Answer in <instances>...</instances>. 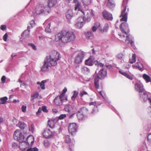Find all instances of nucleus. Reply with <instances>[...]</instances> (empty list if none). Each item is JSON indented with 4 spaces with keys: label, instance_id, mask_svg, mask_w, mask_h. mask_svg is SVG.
<instances>
[{
    "label": "nucleus",
    "instance_id": "nucleus-10",
    "mask_svg": "<svg viewBox=\"0 0 151 151\" xmlns=\"http://www.w3.org/2000/svg\"><path fill=\"white\" fill-rule=\"evenodd\" d=\"M44 64L41 67V70L42 71H45L48 70L49 67L54 66L55 65L50 61L46 58L44 61Z\"/></svg>",
    "mask_w": 151,
    "mask_h": 151
},
{
    "label": "nucleus",
    "instance_id": "nucleus-14",
    "mask_svg": "<svg viewBox=\"0 0 151 151\" xmlns=\"http://www.w3.org/2000/svg\"><path fill=\"white\" fill-rule=\"evenodd\" d=\"M64 96L63 94L60 96H57L54 99V102L55 104L57 106H60L62 104Z\"/></svg>",
    "mask_w": 151,
    "mask_h": 151
},
{
    "label": "nucleus",
    "instance_id": "nucleus-50",
    "mask_svg": "<svg viewBox=\"0 0 151 151\" xmlns=\"http://www.w3.org/2000/svg\"><path fill=\"white\" fill-rule=\"evenodd\" d=\"M80 95L81 97H82L84 95H87V93L85 91H82L80 92Z\"/></svg>",
    "mask_w": 151,
    "mask_h": 151
},
{
    "label": "nucleus",
    "instance_id": "nucleus-63",
    "mask_svg": "<svg viewBox=\"0 0 151 151\" xmlns=\"http://www.w3.org/2000/svg\"><path fill=\"white\" fill-rule=\"evenodd\" d=\"M42 110L40 109V108L36 112V114L37 115H39L40 113L41 112Z\"/></svg>",
    "mask_w": 151,
    "mask_h": 151
},
{
    "label": "nucleus",
    "instance_id": "nucleus-20",
    "mask_svg": "<svg viewBox=\"0 0 151 151\" xmlns=\"http://www.w3.org/2000/svg\"><path fill=\"white\" fill-rule=\"evenodd\" d=\"M103 15L104 18L107 20H111L112 19V14L106 11H103Z\"/></svg>",
    "mask_w": 151,
    "mask_h": 151
},
{
    "label": "nucleus",
    "instance_id": "nucleus-51",
    "mask_svg": "<svg viewBox=\"0 0 151 151\" xmlns=\"http://www.w3.org/2000/svg\"><path fill=\"white\" fill-rule=\"evenodd\" d=\"M70 105H66L65 107V110L67 112H69L70 111Z\"/></svg>",
    "mask_w": 151,
    "mask_h": 151
},
{
    "label": "nucleus",
    "instance_id": "nucleus-7",
    "mask_svg": "<svg viewBox=\"0 0 151 151\" xmlns=\"http://www.w3.org/2000/svg\"><path fill=\"white\" fill-rule=\"evenodd\" d=\"M74 55L75 56L74 62L77 64H80L83 61L85 53L83 51L76 52Z\"/></svg>",
    "mask_w": 151,
    "mask_h": 151
},
{
    "label": "nucleus",
    "instance_id": "nucleus-58",
    "mask_svg": "<svg viewBox=\"0 0 151 151\" xmlns=\"http://www.w3.org/2000/svg\"><path fill=\"white\" fill-rule=\"evenodd\" d=\"M119 72L122 75H124V76H126L127 75V73L124 72L120 70L119 71Z\"/></svg>",
    "mask_w": 151,
    "mask_h": 151
},
{
    "label": "nucleus",
    "instance_id": "nucleus-19",
    "mask_svg": "<svg viewBox=\"0 0 151 151\" xmlns=\"http://www.w3.org/2000/svg\"><path fill=\"white\" fill-rule=\"evenodd\" d=\"M57 122V120L55 119H52L49 120L48 122V124L51 128H53L55 127V124Z\"/></svg>",
    "mask_w": 151,
    "mask_h": 151
},
{
    "label": "nucleus",
    "instance_id": "nucleus-37",
    "mask_svg": "<svg viewBox=\"0 0 151 151\" xmlns=\"http://www.w3.org/2000/svg\"><path fill=\"white\" fill-rule=\"evenodd\" d=\"M17 125L20 129H23L26 126V125L23 122H19Z\"/></svg>",
    "mask_w": 151,
    "mask_h": 151
},
{
    "label": "nucleus",
    "instance_id": "nucleus-13",
    "mask_svg": "<svg viewBox=\"0 0 151 151\" xmlns=\"http://www.w3.org/2000/svg\"><path fill=\"white\" fill-rule=\"evenodd\" d=\"M87 110L86 108H82L78 111L77 114V117L80 120H83L85 116V112L87 111Z\"/></svg>",
    "mask_w": 151,
    "mask_h": 151
},
{
    "label": "nucleus",
    "instance_id": "nucleus-60",
    "mask_svg": "<svg viewBox=\"0 0 151 151\" xmlns=\"http://www.w3.org/2000/svg\"><path fill=\"white\" fill-rule=\"evenodd\" d=\"M147 139L149 141L151 142V133L150 134L148 135Z\"/></svg>",
    "mask_w": 151,
    "mask_h": 151
},
{
    "label": "nucleus",
    "instance_id": "nucleus-15",
    "mask_svg": "<svg viewBox=\"0 0 151 151\" xmlns=\"http://www.w3.org/2000/svg\"><path fill=\"white\" fill-rule=\"evenodd\" d=\"M135 90L139 92V94H141V93L144 91L143 84L141 83H137L135 85Z\"/></svg>",
    "mask_w": 151,
    "mask_h": 151
},
{
    "label": "nucleus",
    "instance_id": "nucleus-34",
    "mask_svg": "<svg viewBox=\"0 0 151 151\" xmlns=\"http://www.w3.org/2000/svg\"><path fill=\"white\" fill-rule=\"evenodd\" d=\"M89 104L90 106L93 105V106H94V109H93L92 111V113L93 114H94L95 112H96L98 111L97 107L96 106V102H90Z\"/></svg>",
    "mask_w": 151,
    "mask_h": 151
},
{
    "label": "nucleus",
    "instance_id": "nucleus-54",
    "mask_svg": "<svg viewBox=\"0 0 151 151\" xmlns=\"http://www.w3.org/2000/svg\"><path fill=\"white\" fill-rule=\"evenodd\" d=\"M8 37L7 33H6L3 37V39L4 41H6Z\"/></svg>",
    "mask_w": 151,
    "mask_h": 151
},
{
    "label": "nucleus",
    "instance_id": "nucleus-16",
    "mask_svg": "<svg viewBox=\"0 0 151 151\" xmlns=\"http://www.w3.org/2000/svg\"><path fill=\"white\" fill-rule=\"evenodd\" d=\"M43 135L45 138H49L51 137L53 135V133L49 129L45 130L43 133Z\"/></svg>",
    "mask_w": 151,
    "mask_h": 151
},
{
    "label": "nucleus",
    "instance_id": "nucleus-9",
    "mask_svg": "<svg viewBox=\"0 0 151 151\" xmlns=\"http://www.w3.org/2000/svg\"><path fill=\"white\" fill-rule=\"evenodd\" d=\"M81 12L85 16V20L87 22H89L94 15L92 10L81 11Z\"/></svg>",
    "mask_w": 151,
    "mask_h": 151
},
{
    "label": "nucleus",
    "instance_id": "nucleus-46",
    "mask_svg": "<svg viewBox=\"0 0 151 151\" xmlns=\"http://www.w3.org/2000/svg\"><path fill=\"white\" fill-rule=\"evenodd\" d=\"M27 151H39L38 149L36 147L34 148H30L27 149Z\"/></svg>",
    "mask_w": 151,
    "mask_h": 151
},
{
    "label": "nucleus",
    "instance_id": "nucleus-41",
    "mask_svg": "<svg viewBox=\"0 0 151 151\" xmlns=\"http://www.w3.org/2000/svg\"><path fill=\"white\" fill-rule=\"evenodd\" d=\"M139 64L142 65L140 63H137L135 65H133L132 66L134 68H137L139 70H141L142 67L139 65Z\"/></svg>",
    "mask_w": 151,
    "mask_h": 151
},
{
    "label": "nucleus",
    "instance_id": "nucleus-49",
    "mask_svg": "<svg viewBox=\"0 0 151 151\" xmlns=\"http://www.w3.org/2000/svg\"><path fill=\"white\" fill-rule=\"evenodd\" d=\"M22 111L24 113H25L27 110V106L25 105H23L21 108Z\"/></svg>",
    "mask_w": 151,
    "mask_h": 151
},
{
    "label": "nucleus",
    "instance_id": "nucleus-42",
    "mask_svg": "<svg viewBox=\"0 0 151 151\" xmlns=\"http://www.w3.org/2000/svg\"><path fill=\"white\" fill-rule=\"evenodd\" d=\"M78 91H73V95L71 97V99L74 100L75 99V98L78 95Z\"/></svg>",
    "mask_w": 151,
    "mask_h": 151
},
{
    "label": "nucleus",
    "instance_id": "nucleus-6",
    "mask_svg": "<svg viewBox=\"0 0 151 151\" xmlns=\"http://www.w3.org/2000/svg\"><path fill=\"white\" fill-rule=\"evenodd\" d=\"M126 1L127 0H123L122 5V10L121 15L120 17H122L120 21H124L126 22L127 18V13L126 12Z\"/></svg>",
    "mask_w": 151,
    "mask_h": 151
},
{
    "label": "nucleus",
    "instance_id": "nucleus-28",
    "mask_svg": "<svg viewBox=\"0 0 151 151\" xmlns=\"http://www.w3.org/2000/svg\"><path fill=\"white\" fill-rule=\"evenodd\" d=\"M47 80H44L42 81L41 82L38 81L37 82V84L38 85H40L41 88L42 90H44L45 89V83L47 82Z\"/></svg>",
    "mask_w": 151,
    "mask_h": 151
},
{
    "label": "nucleus",
    "instance_id": "nucleus-5",
    "mask_svg": "<svg viewBox=\"0 0 151 151\" xmlns=\"http://www.w3.org/2000/svg\"><path fill=\"white\" fill-rule=\"evenodd\" d=\"M35 13L37 14H47L49 13V8L43 4L37 5L35 9Z\"/></svg>",
    "mask_w": 151,
    "mask_h": 151
},
{
    "label": "nucleus",
    "instance_id": "nucleus-53",
    "mask_svg": "<svg viewBox=\"0 0 151 151\" xmlns=\"http://www.w3.org/2000/svg\"><path fill=\"white\" fill-rule=\"evenodd\" d=\"M49 143L47 141H45L44 142V145L46 147H47L49 145Z\"/></svg>",
    "mask_w": 151,
    "mask_h": 151
},
{
    "label": "nucleus",
    "instance_id": "nucleus-57",
    "mask_svg": "<svg viewBox=\"0 0 151 151\" xmlns=\"http://www.w3.org/2000/svg\"><path fill=\"white\" fill-rule=\"evenodd\" d=\"M118 35L122 39V40L124 39V38H125V35H122L121 33L119 34Z\"/></svg>",
    "mask_w": 151,
    "mask_h": 151
},
{
    "label": "nucleus",
    "instance_id": "nucleus-18",
    "mask_svg": "<svg viewBox=\"0 0 151 151\" xmlns=\"http://www.w3.org/2000/svg\"><path fill=\"white\" fill-rule=\"evenodd\" d=\"M107 7L111 9L115 7V4L113 0H106Z\"/></svg>",
    "mask_w": 151,
    "mask_h": 151
},
{
    "label": "nucleus",
    "instance_id": "nucleus-23",
    "mask_svg": "<svg viewBox=\"0 0 151 151\" xmlns=\"http://www.w3.org/2000/svg\"><path fill=\"white\" fill-rule=\"evenodd\" d=\"M109 27L108 24L106 23L105 24L103 29L101 28H99V31L101 33H106L108 32Z\"/></svg>",
    "mask_w": 151,
    "mask_h": 151
},
{
    "label": "nucleus",
    "instance_id": "nucleus-44",
    "mask_svg": "<svg viewBox=\"0 0 151 151\" xmlns=\"http://www.w3.org/2000/svg\"><path fill=\"white\" fill-rule=\"evenodd\" d=\"M50 23H49L45 29V31L47 33H50L51 32V30L50 29Z\"/></svg>",
    "mask_w": 151,
    "mask_h": 151
},
{
    "label": "nucleus",
    "instance_id": "nucleus-52",
    "mask_svg": "<svg viewBox=\"0 0 151 151\" xmlns=\"http://www.w3.org/2000/svg\"><path fill=\"white\" fill-rule=\"evenodd\" d=\"M42 110L44 112H47V110L46 107L45 106H42Z\"/></svg>",
    "mask_w": 151,
    "mask_h": 151
},
{
    "label": "nucleus",
    "instance_id": "nucleus-47",
    "mask_svg": "<svg viewBox=\"0 0 151 151\" xmlns=\"http://www.w3.org/2000/svg\"><path fill=\"white\" fill-rule=\"evenodd\" d=\"M66 114H62L58 116V119H59L62 120L66 118Z\"/></svg>",
    "mask_w": 151,
    "mask_h": 151
},
{
    "label": "nucleus",
    "instance_id": "nucleus-39",
    "mask_svg": "<svg viewBox=\"0 0 151 151\" xmlns=\"http://www.w3.org/2000/svg\"><path fill=\"white\" fill-rule=\"evenodd\" d=\"M136 55L135 54H133L132 58L129 60V62L131 64L135 62L136 61Z\"/></svg>",
    "mask_w": 151,
    "mask_h": 151
},
{
    "label": "nucleus",
    "instance_id": "nucleus-21",
    "mask_svg": "<svg viewBox=\"0 0 151 151\" xmlns=\"http://www.w3.org/2000/svg\"><path fill=\"white\" fill-rule=\"evenodd\" d=\"M73 3L75 4L74 9L75 11L78 10V11H80L81 12V11H83L81 9V5L78 0H74Z\"/></svg>",
    "mask_w": 151,
    "mask_h": 151
},
{
    "label": "nucleus",
    "instance_id": "nucleus-3",
    "mask_svg": "<svg viewBox=\"0 0 151 151\" xmlns=\"http://www.w3.org/2000/svg\"><path fill=\"white\" fill-rule=\"evenodd\" d=\"M120 28L123 34L124 33L126 35V41L128 44H130L132 47L133 48H134V42L132 40L130 39L129 35H127V34L126 33L125 30H128L129 29L128 25L126 22H122L120 25Z\"/></svg>",
    "mask_w": 151,
    "mask_h": 151
},
{
    "label": "nucleus",
    "instance_id": "nucleus-40",
    "mask_svg": "<svg viewBox=\"0 0 151 151\" xmlns=\"http://www.w3.org/2000/svg\"><path fill=\"white\" fill-rule=\"evenodd\" d=\"M92 0H82V2L84 5H90L92 2Z\"/></svg>",
    "mask_w": 151,
    "mask_h": 151
},
{
    "label": "nucleus",
    "instance_id": "nucleus-24",
    "mask_svg": "<svg viewBox=\"0 0 151 151\" xmlns=\"http://www.w3.org/2000/svg\"><path fill=\"white\" fill-rule=\"evenodd\" d=\"M141 94H139L141 99H142L144 101H147L148 99L147 94L144 91Z\"/></svg>",
    "mask_w": 151,
    "mask_h": 151
},
{
    "label": "nucleus",
    "instance_id": "nucleus-32",
    "mask_svg": "<svg viewBox=\"0 0 151 151\" xmlns=\"http://www.w3.org/2000/svg\"><path fill=\"white\" fill-rule=\"evenodd\" d=\"M85 36L87 39H91L93 37V35L91 31L85 33Z\"/></svg>",
    "mask_w": 151,
    "mask_h": 151
},
{
    "label": "nucleus",
    "instance_id": "nucleus-36",
    "mask_svg": "<svg viewBox=\"0 0 151 151\" xmlns=\"http://www.w3.org/2000/svg\"><path fill=\"white\" fill-rule=\"evenodd\" d=\"M81 71L83 73L85 74H88L90 72V70L86 67H83L81 68Z\"/></svg>",
    "mask_w": 151,
    "mask_h": 151
},
{
    "label": "nucleus",
    "instance_id": "nucleus-22",
    "mask_svg": "<svg viewBox=\"0 0 151 151\" xmlns=\"http://www.w3.org/2000/svg\"><path fill=\"white\" fill-rule=\"evenodd\" d=\"M34 137L32 135H30L27 138L26 142L29 144V146H32L34 143Z\"/></svg>",
    "mask_w": 151,
    "mask_h": 151
},
{
    "label": "nucleus",
    "instance_id": "nucleus-29",
    "mask_svg": "<svg viewBox=\"0 0 151 151\" xmlns=\"http://www.w3.org/2000/svg\"><path fill=\"white\" fill-rule=\"evenodd\" d=\"M65 140L66 143L68 144L70 147V146H72L73 144V142L71 141L69 135H67L65 137Z\"/></svg>",
    "mask_w": 151,
    "mask_h": 151
},
{
    "label": "nucleus",
    "instance_id": "nucleus-59",
    "mask_svg": "<svg viewBox=\"0 0 151 151\" xmlns=\"http://www.w3.org/2000/svg\"><path fill=\"white\" fill-rule=\"evenodd\" d=\"M18 146L17 144L15 142H14L12 144V147L14 148H16Z\"/></svg>",
    "mask_w": 151,
    "mask_h": 151
},
{
    "label": "nucleus",
    "instance_id": "nucleus-1",
    "mask_svg": "<svg viewBox=\"0 0 151 151\" xmlns=\"http://www.w3.org/2000/svg\"><path fill=\"white\" fill-rule=\"evenodd\" d=\"M55 40L56 42L66 43L73 40L75 38L74 33L71 31L63 30L56 34Z\"/></svg>",
    "mask_w": 151,
    "mask_h": 151
},
{
    "label": "nucleus",
    "instance_id": "nucleus-4",
    "mask_svg": "<svg viewBox=\"0 0 151 151\" xmlns=\"http://www.w3.org/2000/svg\"><path fill=\"white\" fill-rule=\"evenodd\" d=\"M46 58L55 65L57 64V61L60 58L59 53L55 50L52 51Z\"/></svg>",
    "mask_w": 151,
    "mask_h": 151
},
{
    "label": "nucleus",
    "instance_id": "nucleus-62",
    "mask_svg": "<svg viewBox=\"0 0 151 151\" xmlns=\"http://www.w3.org/2000/svg\"><path fill=\"white\" fill-rule=\"evenodd\" d=\"M6 80V77L4 76H3L1 78V80L3 83H4Z\"/></svg>",
    "mask_w": 151,
    "mask_h": 151
},
{
    "label": "nucleus",
    "instance_id": "nucleus-55",
    "mask_svg": "<svg viewBox=\"0 0 151 151\" xmlns=\"http://www.w3.org/2000/svg\"><path fill=\"white\" fill-rule=\"evenodd\" d=\"M6 28V25H2L0 27V28L1 29L3 30H4Z\"/></svg>",
    "mask_w": 151,
    "mask_h": 151
},
{
    "label": "nucleus",
    "instance_id": "nucleus-33",
    "mask_svg": "<svg viewBox=\"0 0 151 151\" xmlns=\"http://www.w3.org/2000/svg\"><path fill=\"white\" fill-rule=\"evenodd\" d=\"M85 64L88 65L92 66L93 64V62L91 58H89L88 59L86 60L85 61Z\"/></svg>",
    "mask_w": 151,
    "mask_h": 151
},
{
    "label": "nucleus",
    "instance_id": "nucleus-64",
    "mask_svg": "<svg viewBox=\"0 0 151 151\" xmlns=\"http://www.w3.org/2000/svg\"><path fill=\"white\" fill-rule=\"evenodd\" d=\"M106 67L107 68L110 69L112 68V66L111 65L109 64V65H106Z\"/></svg>",
    "mask_w": 151,
    "mask_h": 151
},
{
    "label": "nucleus",
    "instance_id": "nucleus-61",
    "mask_svg": "<svg viewBox=\"0 0 151 151\" xmlns=\"http://www.w3.org/2000/svg\"><path fill=\"white\" fill-rule=\"evenodd\" d=\"M126 77L130 80H132V77L131 76H130V75H129V74H128V73L127 74V75L126 76Z\"/></svg>",
    "mask_w": 151,
    "mask_h": 151
},
{
    "label": "nucleus",
    "instance_id": "nucleus-56",
    "mask_svg": "<svg viewBox=\"0 0 151 151\" xmlns=\"http://www.w3.org/2000/svg\"><path fill=\"white\" fill-rule=\"evenodd\" d=\"M30 24L31 25V27H32L35 25V21L34 20H32L30 23Z\"/></svg>",
    "mask_w": 151,
    "mask_h": 151
},
{
    "label": "nucleus",
    "instance_id": "nucleus-45",
    "mask_svg": "<svg viewBox=\"0 0 151 151\" xmlns=\"http://www.w3.org/2000/svg\"><path fill=\"white\" fill-rule=\"evenodd\" d=\"M124 55L123 54H119L117 55V58L118 59L122 60L124 58Z\"/></svg>",
    "mask_w": 151,
    "mask_h": 151
},
{
    "label": "nucleus",
    "instance_id": "nucleus-25",
    "mask_svg": "<svg viewBox=\"0 0 151 151\" xmlns=\"http://www.w3.org/2000/svg\"><path fill=\"white\" fill-rule=\"evenodd\" d=\"M57 0H48V6L47 7H48L49 8V11H50V8L55 6L56 4Z\"/></svg>",
    "mask_w": 151,
    "mask_h": 151
},
{
    "label": "nucleus",
    "instance_id": "nucleus-17",
    "mask_svg": "<svg viewBox=\"0 0 151 151\" xmlns=\"http://www.w3.org/2000/svg\"><path fill=\"white\" fill-rule=\"evenodd\" d=\"M19 142V147L20 149L22 150H25L29 146V144L27 143L26 141L24 140L22 142Z\"/></svg>",
    "mask_w": 151,
    "mask_h": 151
},
{
    "label": "nucleus",
    "instance_id": "nucleus-2",
    "mask_svg": "<svg viewBox=\"0 0 151 151\" xmlns=\"http://www.w3.org/2000/svg\"><path fill=\"white\" fill-rule=\"evenodd\" d=\"M94 64L97 66V70H98L99 67L101 68L97 74V77L95 78L94 83L95 87L98 89L99 86V79H102L104 78L107 74V72L105 68H103L104 64L100 62L95 60L94 62Z\"/></svg>",
    "mask_w": 151,
    "mask_h": 151
},
{
    "label": "nucleus",
    "instance_id": "nucleus-8",
    "mask_svg": "<svg viewBox=\"0 0 151 151\" xmlns=\"http://www.w3.org/2000/svg\"><path fill=\"white\" fill-rule=\"evenodd\" d=\"M13 137L15 139L19 142H22L25 140V136L23 134L21 131L19 129L16 130L14 131Z\"/></svg>",
    "mask_w": 151,
    "mask_h": 151
},
{
    "label": "nucleus",
    "instance_id": "nucleus-26",
    "mask_svg": "<svg viewBox=\"0 0 151 151\" xmlns=\"http://www.w3.org/2000/svg\"><path fill=\"white\" fill-rule=\"evenodd\" d=\"M100 23L99 22H96L94 24V26L92 27V31L93 32H95L96 30L97 29H98L99 31V28H101L100 27Z\"/></svg>",
    "mask_w": 151,
    "mask_h": 151
},
{
    "label": "nucleus",
    "instance_id": "nucleus-38",
    "mask_svg": "<svg viewBox=\"0 0 151 151\" xmlns=\"http://www.w3.org/2000/svg\"><path fill=\"white\" fill-rule=\"evenodd\" d=\"M8 98L7 97L5 96L0 99V104H5L6 101L7 100Z\"/></svg>",
    "mask_w": 151,
    "mask_h": 151
},
{
    "label": "nucleus",
    "instance_id": "nucleus-12",
    "mask_svg": "<svg viewBox=\"0 0 151 151\" xmlns=\"http://www.w3.org/2000/svg\"><path fill=\"white\" fill-rule=\"evenodd\" d=\"M77 126L76 123H70L68 127L69 132L72 135L75 134L77 132Z\"/></svg>",
    "mask_w": 151,
    "mask_h": 151
},
{
    "label": "nucleus",
    "instance_id": "nucleus-43",
    "mask_svg": "<svg viewBox=\"0 0 151 151\" xmlns=\"http://www.w3.org/2000/svg\"><path fill=\"white\" fill-rule=\"evenodd\" d=\"M99 93L100 95L105 100H107V97H106L105 93L103 91H99Z\"/></svg>",
    "mask_w": 151,
    "mask_h": 151
},
{
    "label": "nucleus",
    "instance_id": "nucleus-35",
    "mask_svg": "<svg viewBox=\"0 0 151 151\" xmlns=\"http://www.w3.org/2000/svg\"><path fill=\"white\" fill-rule=\"evenodd\" d=\"M142 77L146 81V82H151V78L150 77L146 74H144L143 75Z\"/></svg>",
    "mask_w": 151,
    "mask_h": 151
},
{
    "label": "nucleus",
    "instance_id": "nucleus-31",
    "mask_svg": "<svg viewBox=\"0 0 151 151\" xmlns=\"http://www.w3.org/2000/svg\"><path fill=\"white\" fill-rule=\"evenodd\" d=\"M29 29L30 27L28 26L27 27V29L24 31L22 33V36L24 37H29Z\"/></svg>",
    "mask_w": 151,
    "mask_h": 151
},
{
    "label": "nucleus",
    "instance_id": "nucleus-30",
    "mask_svg": "<svg viewBox=\"0 0 151 151\" xmlns=\"http://www.w3.org/2000/svg\"><path fill=\"white\" fill-rule=\"evenodd\" d=\"M66 17L68 19H71L73 16V12L71 10H69L66 13Z\"/></svg>",
    "mask_w": 151,
    "mask_h": 151
},
{
    "label": "nucleus",
    "instance_id": "nucleus-11",
    "mask_svg": "<svg viewBox=\"0 0 151 151\" xmlns=\"http://www.w3.org/2000/svg\"><path fill=\"white\" fill-rule=\"evenodd\" d=\"M85 24V21L84 17H78L77 19L75 24V26L77 28L80 29Z\"/></svg>",
    "mask_w": 151,
    "mask_h": 151
},
{
    "label": "nucleus",
    "instance_id": "nucleus-48",
    "mask_svg": "<svg viewBox=\"0 0 151 151\" xmlns=\"http://www.w3.org/2000/svg\"><path fill=\"white\" fill-rule=\"evenodd\" d=\"M28 45L30 46L33 50H36V47L35 45L32 43H28Z\"/></svg>",
    "mask_w": 151,
    "mask_h": 151
},
{
    "label": "nucleus",
    "instance_id": "nucleus-27",
    "mask_svg": "<svg viewBox=\"0 0 151 151\" xmlns=\"http://www.w3.org/2000/svg\"><path fill=\"white\" fill-rule=\"evenodd\" d=\"M39 96V99H41L42 97L41 96H39V94L38 92H35L33 93L31 95V97L32 99L31 101H33L35 99L38 98Z\"/></svg>",
    "mask_w": 151,
    "mask_h": 151
}]
</instances>
